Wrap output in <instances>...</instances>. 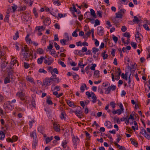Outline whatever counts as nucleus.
Segmentation results:
<instances>
[{
    "label": "nucleus",
    "instance_id": "f257e3e1",
    "mask_svg": "<svg viewBox=\"0 0 150 150\" xmlns=\"http://www.w3.org/2000/svg\"><path fill=\"white\" fill-rule=\"evenodd\" d=\"M22 55L23 56V59L27 61L28 60V58L31 56L30 52L26 47H22L21 48Z\"/></svg>",
    "mask_w": 150,
    "mask_h": 150
},
{
    "label": "nucleus",
    "instance_id": "f03ea898",
    "mask_svg": "<svg viewBox=\"0 0 150 150\" xmlns=\"http://www.w3.org/2000/svg\"><path fill=\"white\" fill-rule=\"evenodd\" d=\"M51 73L52 74V76L50 77L51 81H54L58 83L59 82L58 78L57 77L56 75L53 73L52 71H51Z\"/></svg>",
    "mask_w": 150,
    "mask_h": 150
},
{
    "label": "nucleus",
    "instance_id": "7ed1b4c3",
    "mask_svg": "<svg viewBox=\"0 0 150 150\" xmlns=\"http://www.w3.org/2000/svg\"><path fill=\"white\" fill-rule=\"evenodd\" d=\"M16 95L21 100H23L25 102H26V100L25 99L24 93L22 92H18L17 93Z\"/></svg>",
    "mask_w": 150,
    "mask_h": 150
},
{
    "label": "nucleus",
    "instance_id": "20e7f679",
    "mask_svg": "<svg viewBox=\"0 0 150 150\" xmlns=\"http://www.w3.org/2000/svg\"><path fill=\"white\" fill-rule=\"evenodd\" d=\"M52 81L50 79L46 78L43 81V85L46 86H49L51 83Z\"/></svg>",
    "mask_w": 150,
    "mask_h": 150
},
{
    "label": "nucleus",
    "instance_id": "39448f33",
    "mask_svg": "<svg viewBox=\"0 0 150 150\" xmlns=\"http://www.w3.org/2000/svg\"><path fill=\"white\" fill-rule=\"evenodd\" d=\"M104 28L101 26H99L97 28V33L98 35L100 36H102L104 34Z\"/></svg>",
    "mask_w": 150,
    "mask_h": 150
},
{
    "label": "nucleus",
    "instance_id": "423d86ee",
    "mask_svg": "<svg viewBox=\"0 0 150 150\" xmlns=\"http://www.w3.org/2000/svg\"><path fill=\"white\" fill-rule=\"evenodd\" d=\"M18 139V137L16 136H13L12 137V139L8 137L6 139V141L8 142H11L13 143L16 141Z\"/></svg>",
    "mask_w": 150,
    "mask_h": 150
},
{
    "label": "nucleus",
    "instance_id": "0eeeda50",
    "mask_svg": "<svg viewBox=\"0 0 150 150\" xmlns=\"http://www.w3.org/2000/svg\"><path fill=\"white\" fill-rule=\"evenodd\" d=\"M30 16L28 13L23 14L21 16L22 20L25 21H27L29 20Z\"/></svg>",
    "mask_w": 150,
    "mask_h": 150
},
{
    "label": "nucleus",
    "instance_id": "6e6552de",
    "mask_svg": "<svg viewBox=\"0 0 150 150\" xmlns=\"http://www.w3.org/2000/svg\"><path fill=\"white\" fill-rule=\"evenodd\" d=\"M53 62V60L52 59L49 58H47L45 57L44 60V62L48 65H50Z\"/></svg>",
    "mask_w": 150,
    "mask_h": 150
},
{
    "label": "nucleus",
    "instance_id": "1a4fd4ad",
    "mask_svg": "<svg viewBox=\"0 0 150 150\" xmlns=\"http://www.w3.org/2000/svg\"><path fill=\"white\" fill-rule=\"evenodd\" d=\"M16 63H18V61L17 60L13 59H11L10 66V69H12L14 65L16 64Z\"/></svg>",
    "mask_w": 150,
    "mask_h": 150
},
{
    "label": "nucleus",
    "instance_id": "9d476101",
    "mask_svg": "<svg viewBox=\"0 0 150 150\" xmlns=\"http://www.w3.org/2000/svg\"><path fill=\"white\" fill-rule=\"evenodd\" d=\"M114 144L115 145L117 146V148H119L120 150H126L125 147L122 146H121L120 145L117 144V142H114Z\"/></svg>",
    "mask_w": 150,
    "mask_h": 150
},
{
    "label": "nucleus",
    "instance_id": "9b49d317",
    "mask_svg": "<svg viewBox=\"0 0 150 150\" xmlns=\"http://www.w3.org/2000/svg\"><path fill=\"white\" fill-rule=\"evenodd\" d=\"M140 35L141 36V34L139 33L138 31H137L135 35V37L136 38H137L139 40L138 42L139 43L141 42V38L140 37Z\"/></svg>",
    "mask_w": 150,
    "mask_h": 150
},
{
    "label": "nucleus",
    "instance_id": "f8f14e48",
    "mask_svg": "<svg viewBox=\"0 0 150 150\" xmlns=\"http://www.w3.org/2000/svg\"><path fill=\"white\" fill-rule=\"evenodd\" d=\"M50 97L48 96H47L46 102L49 105H52L53 104L52 101L50 100Z\"/></svg>",
    "mask_w": 150,
    "mask_h": 150
},
{
    "label": "nucleus",
    "instance_id": "ddd939ff",
    "mask_svg": "<svg viewBox=\"0 0 150 150\" xmlns=\"http://www.w3.org/2000/svg\"><path fill=\"white\" fill-rule=\"evenodd\" d=\"M105 126L108 128H111L112 127L111 123L109 121H107L104 124Z\"/></svg>",
    "mask_w": 150,
    "mask_h": 150
},
{
    "label": "nucleus",
    "instance_id": "4468645a",
    "mask_svg": "<svg viewBox=\"0 0 150 150\" xmlns=\"http://www.w3.org/2000/svg\"><path fill=\"white\" fill-rule=\"evenodd\" d=\"M85 88H86V89H87L86 84L85 83L82 84L80 88V90L82 92H84L85 90Z\"/></svg>",
    "mask_w": 150,
    "mask_h": 150
},
{
    "label": "nucleus",
    "instance_id": "2eb2a0df",
    "mask_svg": "<svg viewBox=\"0 0 150 150\" xmlns=\"http://www.w3.org/2000/svg\"><path fill=\"white\" fill-rule=\"evenodd\" d=\"M50 19L49 18H46L44 21V24L45 25H49L50 23Z\"/></svg>",
    "mask_w": 150,
    "mask_h": 150
},
{
    "label": "nucleus",
    "instance_id": "dca6fc26",
    "mask_svg": "<svg viewBox=\"0 0 150 150\" xmlns=\"http://www.w3.org/2000/svg\"><path fill=\"white\" fill-rule=\"evenodd\" d=\"M53 125L55 131L57 132L60 131L59 127L56 124H55V123H54V124Z\"/></svg>",
    "mask_w": 150,
    "mask_h": 150
},
{
    "label": "nucleus",
    "instance_id": "f3484780",
    "mask_svg": "<svg viewBox=\"0 0 150 150\" xmlns=\"http://www.w3.org/2000/svg\"><path fill=\"white\" fill-rule=\"evenodd\" d=\"M6 60V59L4 58V62L3 63H2L1 65V68L2 69H4L7 66V64H8V62H6V63H5V60Z\"/></svg>",
    "mask_w": 150,
    "mask_h": 150
},
{
    "label": "nucleus",
    "instance_id": "a211bd4d",
    "mask_svg": "<svg viewBox=\"0 0 150 150\" xmlns=\"http://www.w3.org/2000/svg\"><path fill=\"white\" fill-rule=\"evenodd\" d=\"M53 139V137L52 136L50 137H47L45 139V142L46 144H48L50 142L51 140Z\"/></svg>",
    "mask_w": 150,
    "mask_h": 150
},
{
    "label": "nucleus",
    "instance_id": "6ab92c4d",
    "mask_svg": "<svg viewBox=\"0 0 150 150\" xmlns=\"http://www.w3.org/2000/svg\"><path fill=\"white\" fill-rule=\"evenodd\" d=\"M75 114L78 117H81V115H82V112L80 110H76L74 112Z\"/></svg>",
    "mask_w": 150,
    "mask_h": 150
},
{
    "label": "nucleus",
    "instance_id": "aec40b11",
    "mask_svg": "<svg viewBox=\"0 0 150 150\" xmlns=\"http://www.w3.org/2000/svg\"><path fill=\"white\" fill-rule=\"evenodd\" d=\"M91 14L95 18H96L97 17L93 9L90 10Z\"/></svg>",
    "mask_w": 150,
    "mask_h": 150
},
{
    "label": "nucleus",
    "instance_id": "412c9836",
    "mask_svg": "<svg viewBox=\"0 0 150 150\" xmlns=\"http://www.w3.org/2000/svg\"><path fill=\"white\" fill-rule=\"evenodd\" d=\"M45 57H41L40 58H39L37 60V62L38 64H41L43 60H44Z\"/></svg>",
    "mask_w": 150,
    "mask_h": 150
},
{
    "label": "nucleus",
    "instance_id": "4be33fe9",
    "mask_svg": "<svg viewBox=\"0 0 150 150\" xmlns=\"http://www.w3.org/2000/svg\"><path fill=\"white\" fill-rule=\"evenodd\" d=\"M122 112V110L120 109H118L112 111V113L114 114L117 113L118 115H120L121 114Z\"/></svg>",
    "mask_w": 150,
    "mask_h": 150
},
{
    "label": "nucleus",
    "instance_id": "5701e85b",
    "mask_svg": "<svg viewBox=\"0 0 150 150\" xmlns=\"http://www.w3.org/2000/svg\"><path fill=\"white\" fill-rule=\"evenodd\" d=\"M67 103L68 105L70 107H74V103L72 102L71 101L69 100H68L67 101Z\"/></svg>",
    "mask_w": 150,
    "mask_h": 150
},
{
    "label": "nucleus",
    "instance_id": "b1692460",
    "mask_svg": "<svg viewBox=\"0 0 150 150\" xmlns=\"http://www.w3.org/2000/svg\"><path fill=\"white\" fill-rule=\"evenodd\" d=\"M11 104L10 101H7L3 105V107L4 108L6 109L8 108V105Z\"/></svg>",
    "mask_w": 150,
    "mask_h": 150
},
{
    "label": "nucleus",
    "instance_id": "393cba45",
    "mask_svg": "<svg viewBox=\"0 0 150 150\" xmlns=\"http://www.w3.org/2000/svg\"><path fill=\"white\" fill-rule=\"evenodd\" d=\"M38 130L40 133L43 134L44 128L42 127H39L38 129Z\"/></svg>",
    "mask_w": 150,
    "mask_h": 150
},
{
    "label": "nucleus",
    "instance_id": "a878e982",
    "mask_svg": "<svg viewBox=\"0 0 150 150\" xmlns=\"http://www.w3.org/2000/svg\"><path fill=\"white\" fill-rule=\"evenodd\" d=\"M67 141L66 140L63 141L62 143V145L64 148H66Z\"/></svg>",
    "mask_w": 150,
    "mask_h": 150
},
{
    "label": "nucleus",
    "instance_id": "bb28decb",
    "mask_svg": "<svg viewBox=\"0 0 150 150\" xmlns=\"http://www.w3.org/2000/svg\"><path fill=\"white\" fill-rule=\"evenodd\" d=\"M5 137V134L4 132L2 131H1L0 132V139L1 140H3L4 139Z\"/></svg>",
    "mask_w": 150,
    "mask_h": 150
},
{
    "label": "nucleus",
    "instance_id": "cd10ccee",
    "mask_svg": "<svg viewBox=\"0 0 150 150\" xmlns=\"http://www.w3.org/2000/svg\"><path fill=\"white\" fill-rule=\"evenodd\" d=\"M9 17V13H7L6 16H5V18L4 19V21L6 22H8Z\"/></svg>",
    "mask_w": 150,
    "mask_h": 150
},
{
    "label": "nucleus",
    "instance_id": "c85d7f7f",
    "mask_svg": "<svg viewBox=\"0 0 150 150\" xmlns=\"http://www.w3.org/2000/svg\"><path fill=\"white\" fill-rule=\"evenodd\" d=\"M99 72V71L98 70H96L95 71L94 73V75L96 77L98 78L99 77V76L98 74Z\"/></svg>",
    "mask_w": 150,
    "mask_h": 150
},
{
    "label": "nucleus",
    "instance_id": "c756f323",
    "mask_svg": "<svg viewBox=\"0 0 150 150\" xmlns=\"http://www.w3.org/2000/svg\"><path fill=\"white\" fill-rule=\"evenodd\" d=\"M116 16L115 17L117 18H122V14H121L119 13V12H117L116 13Z\"/></svg>",
    "mask_w": 150,
    "mask_h": 150
},
{
    "label": "nucleus",
    "instance_id": "7c9ffc66",
    "mask_svg": "<svg viewBox=\"0 0 150 150\" xmlns=\"http://www.w3.org/2000/svg\"><path fill=\"white\" fill-rule=\"evenodd\" d=\"M74 53L75 54L78 55L80 56H81L82 54V53L81 50H75L74 52Z\"/></svg>",
    "mask_w": 150,
    "mask_h": 150
},
{
    "label": "nucleus",
    "instance_id": "2f4dec72",
    "mask_svg": "<svg viewBox=\"0 0 150 150\" xmlns=\"http://www.w3.org/2000/svg\"><path fill=\"white\" fill-rule=\"evenodd\" d=\"M79 140V139L76 137V139H73V142L74 145L75 146H76V142H77Z\"/></svg>",
    "mask_w": 150,
    "mask_h": 150
},
{
    "label": "nucleus",
    "instance_id": "473e14b6",
    "mask_svg": "<svg viewBox=\"0 0 150 150\" xmlns=\"http://www.w3.org/2000/svg\"><path fill=\"white\" fill-rule=\"evenodd\" d=\"M120 8V7H119V11L118 12H119V13L121 14H122L123 13H124L125 12L126 10L123 9H122L121 8Z\"/></svg>",
    "mask_w": 150,
    "mask_h": 150
},
{
    "label": "nucleus",
    "instance_id": "72a5a7b5",
    "mask_svg": "<svg viewBox=\"0 0 150 150\" xmlns=\"http://www.w3.org/2000/svg\"><path fill=\"white\" fill-rule=\"evenodd\" d=\"M26 79L28 81L31 83L33 82V78L31 77L28 76L26 77Z\"/></svg>",
    "mask_w": 150,
    "mask_h": 150
},
{
    "label": "nucleus",
    "instance_id": "f704fd0d",
    "mask_svg": "<svg viewBox=\"0 0 150 150\" xmlns=\"http://www.w3.org/2000/svg\"><path fill=\"white\" fill-rule=\"evenodd\" d=\"M19 33L18 31L16 33L15 35L13 37V39L14 40H16L17 38L19 37Z\"/></svg>",
    "mask_w": 150,
    "mask_h": 150
},
{
    "label": "nucleus",
    "instance_id": "c9c22d12",
    "mask_svg": "<svg viewBox=\"0 0 150 150\" xmlns=\"http://www.w3.org/2000/svg\"><path fill=\"white\" fill-rule=\"evenodd\" d=\"M10 78V77L9 78L8 77H6L4 81V83L5 84H6L10 82V81L9 79Z\"/></svg>",
    "mask_w": 150,
    "mask_h": 150
},
{
    "label": "nucleus",
    "instance_id": "e433bc0d",
    "mask_svg": "<svg viewBox=\"0 0 150 150\" xmlns=\"http://www.w3.org/2000/svg\"><path fill=\"white\" fill-rule=\"evenodd\" d=\"M37 52L39 54H42L43 53V50L39 48L37 50Z\"/></svg>",
    "mask_w": 150,
    "mask_h": 150
},
{
    "label": "nucleus",
    "instance_id": "4c0bfd02",
    "mask_svg": "<svg viewBox=\"0 0 150 150\" xmlns=\"http://www.w3.org/2000/svg\"><path fill=\"white\" fill-rule=\"evenodd\" d=\"M29 35L28 34L27 35V36L25 38V40L26 41L28 42H29V43H30V42L31 41V39L29 38Z\"/></svg>",
    "mask_w": 150,
    "mask_h": 150
},
{
    "label": "nucleus",
    "instance_id": "58836bf2",
    "mask_svg": "<svg viewBox=\"0 0 150 150\" xmlns=\"http://www.w3.org/2000/svg\"><path fill=\"white\" fill-rule=\"evenodd\" d=\"M66 41H67V40L65 39L61 40H60V42L63 45H65L66 44Z\"/></svg>",
    "mask_w": 150,
    "mask_h": 150
},
{
    "label": "nucleus",
    "instance_id": "ea45409f",
    "mask_svg": "<svg viewBox=\"0 0 150 150\" xmlns=\"http://www.w3.org/2000/svg\"><path fill=\"white\" fill-rule=\"evenodd\" d=\"M86 65V64H82V62H79L78 64V65L81 68L83 69L84 66Z\"/></svg>",
    "mask_w": 150,
    "mask_h": 150
},
{
    "label": "nucleus",
    "instance_id": "a19ab883",
    "mask_svg": "<svg viewBox=\"0 0 150 150\" xmlns=\"http://www.w3.org/2000/svg\"><path fill=\"white\" fill-rule=\"evenodd\" d=\"M92 52L93 53L95 54L96 53L98 52L99 50V49L96 47H93L92 49Z\"/></svg>",
    "mask_w": 150,
    "mask_h": 150
},
{
    "label": "nucleus",
    "instance_id": "79ce46f5",
    "mask_svg": "<svg viewBox=\"0 0 150 150\" xmlns=\"http://www.w3.org/2000/svg\"><path fill=\"white\" fill-rule=\"evenodd\" d=\"M100 22L98 19H96L95 21V24L94 25L95 27L97 25H99L100 24Z\"/></svg>",
    "mask_w": 150,
    "mask_h": 150
},
{
    "label": "nucleus",
    "instance_id": "37998d69",
    "mask_svg": "<svg viewBox=\"0 0 150 150\" xmlns=\"http://www.w3.org/2000/svg\"><path fill=\"white\" fill-rule=\"evenodd\" d=\"M134 19L133 20V21L134 22H138L139 21V20L138 18L136 16H134Z\"/></svg>",
    "mask_w": 150,
    "mask_h": 150
},
{
    "label": "nucleus",
    "instance_id": "c03bdc74",
    "mask_svg": "<svg viewBox=\"0 0 150 150\" xmlns=\"http://www.w3.org/2000/svg\"><path fill=\"white\" fill-rule=\"evenodd\" d=\"M112 39L115 43L117 42L118 40V38L116 36H115L114 35H112Z\"/></svg>",
    "mask_w": 150,
    "mask_h": 150
},
{
    "label": "nucleus",
    "instance_id": "a18cd8bd",
    "mask_svg": "<svg viewBox=\"0 0 150 150\" xmlns=\"http://www.w3.org/2000/svg\"><path fill=\"white\" fill-rule=\"evenodd\" d=\"M54 46L56 48V49L57 50H58L60 48V47L59 45H58L57 43L54 42Z\"/></svg>",
    "mask_w": 150,
    "mask_h": 150
},
{
    "label": "nucleus",
    "instance_id": "49530a36",
    "mask_svg": "<svg viewBox=\"0 0 150 150\" xmlns=\"http://www.w3.org/2000/svg\"><path fill=\"white\" fill-rule=\"evenodd\" d=\"M146 132V130L145 129H141L140 133L144 135Z\"/></svg>",
    "mask_w": 150,
    "mask_h": 150
},
{
    "label": "nucleus",
    "instance_id": "de8ad7c7",
    "mask_svg": "<svg viewBox=\"0 0 150 150\" xmlns=\"http://www.w3.org/2000/svg\"><path fill=\"white\" fill-rule=\"evenodd\" d=\"M53 3L59 6L60 5V3L58 1V0H53Z\"/></svg>",
    "mask_w": 150,
    "mask_h": 150
},
{
    "label": "nucleus",
    "instance_id": "09e8293b",
    "mask_svg": "<svg viewBox=\"0 0 150 150\" xmlns=\"http://www.w3.org/2000/svg\"><path fill=\"white\" fill-rule=\"evenodd\" d=\"M71 11H74L75 12H77V10L76 9L75 6L74 5H73L72 7L71 8Z\"/></svg>",
    "mask_w": 150,
    "mask_h": 150
},
{
    "label": "nucleus",
    "instance_id": "8fccbe9b",
    "mask_svg": "<svg viewBox=\"0 0 150 150\" xmlns=\"http://www.w3.org/2000/svg\"><path fill=\"white\" fill-rule=\"evenodd\" d=\"M39 72L40 73H43L44 74H46L47 73V71L43 69H39Z\"/></svg>",
    "mask_w": 150,
    "mask_h": 150
},
{
    "label": "nucleus",
    "instance_id": "3c124183",
    "mask_svg": "<svg viewBox=\"0 0 150 150\" xmlns=\"http://www.w3.org/2000/svg\"><path fill=\"white\" fill-rule=\"evenodd\" d=\"M57 90V91H59L60 90V87L59 86H55L53 90H52V91Z\"/></svg>",
    "mask_w": 150,
    "mask_h": 150
},
{
    "label": "nucleus",
    "instance_id": "603ef678",
    "mask_svg": "<svg viewBox=\"0 0 150 150\" xmlns=\"http://www.w3.org/2000/svg\"><path fill=\"white\" fill-rule=\"evenodd\" d=\"M131 45L132 47H134L135 49L137 47V44L135 42H131Z\"/></svg>",
    "mask_w": 150,
    "mask_h": 150
},
{
    "label": "nucleus",
    "instance_id": "864d4df0",
    "mask_svg": "<svg viewBox=\"0 0 150 150\" xmlns=\"http://www.w3.org/2000/svg\"><path fill=\"white\" fill-rule=\"evenodd\" d=\"M37 142V141L36 139L35 140L34 142L33 141V147L34 148H35L36 146V144Z\"/></svg>",
    "mask_w": 150,
    "mask_h": 150
},
{
    "label": "nucleus",
    "instance_id": "5fc2aeb1",
    "mask_svg": "<svg viewBox=\"0 0 150 150\" xmlns=\"http://www.w3.org/2000/svg\"><path fill=\"white\" fill-rule=\"evenodd\" d=\"M85 133L86 135V139L87 140H89L90 139V134L87 132L85 131Z\"/></svg>",
    "mask_w": 150,
    "mask_h": 150
},
{
    "label": "nucleus",
    "instance_id": "6e6d98bb",
    "mask_svg": "<svg viewBox=\"0 0 150 150\" xmlns=\"http://www.w3.org/2000/svg\"><path fill=\"white\" fill-rule=\"evenodd\" d=\"M110 105H111L113 108H114L115 107V103L114 102H111L110 103Z\"/></svg>",
    "mask_w": 150,
    "mask_h": 150
},
{
    "label": "nucleus",
    "instance_id": "4d7b16f0",
    "mask_svg": "<svg viewBox=\"0 0 150 150\" xmlns=\"http://www.w3.org/2000/svg\"><path fill=\"white\" fill-rule=\"evenodd\" d=\"M30 136L33 137L34 138L36 137V133L35 131H33L32 134L30 135Z\"/></svg>",
    "mask_w": 150,
    "mask_h": 150
},
{
    "label": "nucleus",
    "instance_id": "13d9d810",
    "mask_svg": "<svg viewBox=\"0 0 150 150\" xmlns=\"http://www.w3.org/2000/svg\"><path fill=\"white\" fill-rule=\"evenodd\" d=\"M93 20L92 18H86V19L85 20V21L86 23H88L89 21H91Z\"/></svg>",
    "mask_w": 150,
    "mask_h": 150
},
{
    "label": "nucleus",
    "instance_id": "bf43d9fd",
    "mask_svg": "<svg viewBox=\"0 0 150 150\" xmlns=\"http://www.w3.org/2000/svg\"><path fill=\"white\" fill-rule=\"evenodd\" d=\"M143 27L144 28L147 30H149L150 29L149 27L148 26L147 24H145L143 25Z\"/></svg>",
    "mask_w": 150,
    "mask_h": 150
},
{
    "label": "nucleus",
    "instance_id": "052dcab7",
    "mask_svg": "<svg viewBox=\"0 0 150 150\" xmlns=\"http://www.w3.org/2000/svg\"><path fill=\"white\" fill-rule=\"evenodd\" d=\"M124 35L125 37H127L128 38H129L130 37V35L129 33L126 32L124 34Z\"/></svg>",
    "mask_w": 150,
    "mask_h": 150
},
{
    "label": "nucleus",
    "instance_id": "680f3d73",
    "mask_svg": "<svg viewBox=\"0 0 150 150\" xmlns=\"http://www.w3.org/2000/svg\"><path fill=\"white\" fill-rule=\"evenodd\" d=\"M110 87H108L106 89V90L105 91V93L106 94H108L110 93Z\"/></svg>",
    "mask_w": 150,
    "mask_h": 150
},
{
    "label": "nucleus",
    "instance_id": "e2e57ef3",
    "mask_svg": "<svg viewBox=\"0 0 150 150\" xmlns=\"http://www.w3.org/2000/svg\"><path fill=\"white\" fill-rule=\"evenodd\" d=\"M35 122V120H32L31 121H30L29 122V125L30 128H31L32 127L33 123Z\"/></svg>",
    "mask_w": 150,
    "mask_h": 150
},
{
    "label": "nucleus",
    "instance_id": "0e129e2a",
    "mask_svg": "<svg viewBox=\"0 0 150 150\" xmlns=\"http://www.w3.org/2000/svg\"><path fill=\"white\" fill-rule=\"evenodd\" d=\"M109 87H110V90L112 91H114L115 90L116 88V86L114 85H111V86Z\"/></svg>",
    "mask_w": 150,
    "mask_h": 150
},
{
    "label": "nucleus",
    "instance_id": "69168bd1",
    "mask_svg": "<svg viewBox=\"0 0 150 150\" xmlns=\"http://www.w3.org/2000/svg\"><path fill=\"white\" fill-rule=\"evenodd\" d=\"M112 20L113 23H118V21L117 20V18L115 17L112 19Z\"/></svg>",
    "mask_w": 150,
    "mask_h": 150
},
{
    "label": "nucleus",
    "instance_id": "338daca9",
    "mask_svg": "<svg viewBox=\"0 0 150 150\" xmlns=\"http://www.w3.org/2000/svg\"><path fill=\"white\" fill-rule=\"evenodd\" d=\"M59 63L63 67H66V65H65L64 62L62 61H59Z\"/></svg>",
    "mask_w": 150,
    "mask_h": 150
},
{
    "label": "nucleus",
    "instance_id": "774afa93",
    "mask_svg": "<svg viewBox=\"0 0 150 150\" xmlns=\"http://www.w3.org/2000/svg\"><path fill=\"white\" fill-rule=\"evenodd\" d=\"M144 136L148 139H150V135L149 134H148L147 132Z\"/></svg>",
    "mask_w": 150,
    "mask_h": 150
}]
</instances>
